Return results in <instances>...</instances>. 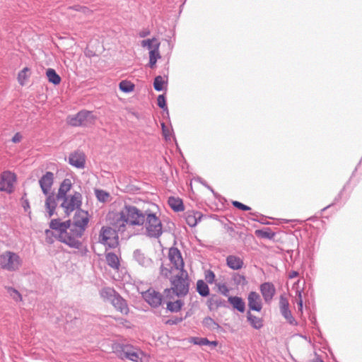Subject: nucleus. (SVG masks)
<instances>
[{
	"instance_id": "nucleus-36",
	"label": "nucleus",
	"mask_w": 362,
	"mask_h": 362,
	"mask_svg": "<svg viewBox=\"0 0 362 362\" xmlns=\"http://www.w3.org/2000/svg\"><path fill=\"white\" fill-rule=\"evenodd\" d=\"M216 286L219 293L225 296H228L230 292V289L228 285L224 282L216 283Z\"/></svg>"
},
{
	"instance_id": "nucleus-9",
	"label": "nucleus",
	"mask_w": 362,
	"mask_h": 362,
	"mask_svg": "<svg viewBox=\"0 0 362 362\" xmlns=\"http://www.w3.org/2000/svg\"><path fill=\"white\" fill-rule=\"evenodd\" d=\"M96 117L90 111L82 110L76 115L69 117L68 123L74 127L89 126L93 124Z\"/></svg>"
},
{
	"instance_id": "nucleus-31",
	"label": "nucleus",
	"mask_w": 362,
	"mask_h": 362,
	"mask_svg": "<svg viewBox=\"0 0 362 362\" xmlns=\"http://www.w3.org/2000/svg\"><path fill=\"white\" fill-rule=\"evenodd\" d=\"M197 291L202 296L206 297L209 294V288L204 280H198L197 282Z\"/></svg>"
},
{
	"instance_id": "nucleus-19",
	"label": "nucleus",
	"mask_w": 362,
	"mask_h": 362,
	"mask_svg": "<svg viewBox=\"0 0 362 362\" xmlns=\"http://www.w3.org/2000/svg\"><path fill=\"white\" fill-rule=\"evenodd\" d=\"M73 187V182L71 179L66 178L64 179L62 182L60 184L59 187L58 189L57 192V198H62L66 196L69 195V192L71 189Z\"/></svg>"
},
{
	"instance_id": "nucleus-30",
	"label": "nucleus",
	"mask_w": 362,
	"mask_h": 362,
	"mask_svg": "<svg viewBox=\"0 0 362 362\" xmlns=\"http://www.w3.org/2000/svg\"><path fill=\"white\" fill-rule=\"evenodd\" d=\"M161 56L159 52V49H158V45L154 50H151L149 52V66L151 68H154L157 60L160 59Z\"/></svg>"
},
{
	"instance_id": "nucleus-4",
	"label": "nucleus",
	"mask_w": 362,
	"mask_h": 362,
	"mask_svg": "<svg viewBox=\"0 0 362 362\" xmlns=\"http://www.w3.org/2000/svg\"><path fill=\"white\" fill-rule=\"evenodd\" d=\"M115 352L120 358L127 359L133 362H144V360L148 359V357L142 351L129 344L117 345Z\"/></svg>"
},
{
	"instance_id": "nucleus-47",
	"label": "nucleus",
	"mask_w": 362,
	"mask_h": 362,
	"mask_svg": "<svg viewBox=\"0 0 362 362\" xmlns=\"http://www.w3.org/2000/svg\"><path fill=\"white\" fill-rule=\"evenodd\" d=\"M298 305L299 307V310H301L303 308V300H302L301 293L300 291H298Z\"/></svg>"
},
{
	"instance_id": "nucleus-17",
	"label": "nucleus",
	"mask_w": 362,
	"mask_h": 362,
	"mask_svg": "<svg viewBox=\"0 0 362 362\" xmlns=\"http://www.w3.org/2000/svg\"><path fill=\"white\" fill-rule=\"evenodd\" d=\"M260 291L265 302L269 303L275 294V288L271 283H264L260 286Z\"/></svg>"
},
{
	"instance_id": "nucleus-3",
	"label": "nucleus",
	"mask_w": 362,
	"mask_h": 362,
	"mask_svg": "<svg viewBox=\"0 0 362 362\" xmlns=\"http://www.w3.org/2000/svg\"><path fill=\"white\" fill-rule=\"evenodd\" d=\"M168 259L170 262V269L162 267L161 274L165 277L171 274L177 273L181 271H185L184 269V260L182 259L180 251L176 247H170L168 251Z\"/></svg>"
},
{
	"instance_id": "nucleus-10",
	"label": "nucleus",
	"mask_w": 362,
	"mask_h": 362,
	"mask_svg": "<svg viewBox=\"0 0 362 362\" xmlns=\"http://www.w3.org/2000/svg\"><path fill=\"white\" fill-rule=\"evenodd\" d=\"M16 182V175L10 171H5L1 174L0 181V191L11 192L13 184Z\"/></svg>"
},
{
	"instance_id": "nucleus-23",
	"label": "nucleus",
	"mask_w": 362,
	"mask_h": 362,
	"mask_svg": "<svg viewBox=\"0 0 362 362\" xmlns=\"http://www.w3.org/2000/svg\"><path fill=\"white\" fill-rule=\"evenodd\" d=\"M228 302L233 308L238 310L239 312L243 313L245 310V304L240 297L230 296L228 298Z\"/></svg>"
},
{
	"instance_id": "nucleus-40",
	"label": "nucleus",
	"mask_w": 362,
	"mask_h": 362,
	"mask_svg": "<svg viewBox=\"0 0 362 362\" xmlns=\"http://www.w3.org/2000/svg\"><path fill=\"white\" fill-rule=\"evenodd\" d=\"M215 274L211 270H206L204 272V279L209 284H213L215 281Z\"/></svg>"
},
{
	"instance_id": "nucleus-16",
	"label": "nucleus",
	"mask_w": 362,
	"mask_h": 362,
	"mask_svg": "<svg viewBox=\"0 0 362 362\" xmlns=\"http://www.w3.org/2000/svg\"><path fill=\"white\" fill-rule=\"evenodd\" d=\"M248 306L250 310L257 312L261 311L262 308V300L259 295L255 291H251L247 297Z\"/></svg>"
},
{
	"instance_id": "nucleus-54",
	"label": "nucleus",
	"mask_w": 362,
	"mask_h": 362,
	"mask_svg": "<svg viewBox=\"0 0 362 362\" xmlns=\"http://www.w3.org/2000/svg\"><path fill=\"white\" fill-rule=\"evenodd\" d=\"M28 206H29V204H27V205L23 206V208L28 207Z\"/></svg>"
},
{
	"instance_id": "nucleus-11",
	"label": "nucleus",
	"mask_w": 362,
	"mask_h": 362,
	"mask_svg": "<svg viewBox=\"0 0 362 362\" xmlns=\"http://www.w3.org/2000/svg\"><path fill=\"white\" fill-rule=\"evenodd\" d=\"M74 216V225L78 229L79 235L85 230L88 223V214L87 211L77 209Z\"/></svg>"
},
{
	"instance_id": "nucleus-24",
	"label": "nucleus",
	"mask_w": 362,
	"mask_h": 362,
	"mask_svg": "<svg viewBox=\"0 0 362 362\" xmlns=\"http://www.w3.org/2000/svg\"><path fill=\"white\" fill-rule=\"evenodd\" d=\"M107 264L115 270H118L120 266L119 257L113 252H107L105 255Z\"/></svg>"
},
{
	"instance_id": "nucleus-22",
	"label": "nucleus",
	"mask_w": 362,
	"mask_h": 362,
	"mask_svg": "<svg viewBox=\"0 0 362 362\" xmlns=\"http://www.w3.org/2000/svg\"><path fill=\"white\" fill-rule=\"evenodd\" d=\"M226 264L228 267L233 270L240 269L243 267V260L235 255H229L226 258Z\"/></svg>"
},
{
	"instance_id": "nucleus-39",
	"label": "nucleus",
	"mask_w": 362,
	"mask_h": 362,
	"mask_svg": "<svg viewBox=\"0 0 362 362\" xmlns=\"http://www.w3.org/2000/svg\"><path fill=\"white\" fill-rule=\"evenodd\" d=\"M96 197L100 202H107L109 199L110 194L103 190H96Z\"/></svg>"
},
{
	"instance_id": "nucleus-28",
	"label": "nucleus",
	"mask_w": 362,
	"mask_h": 362,
	"mask_svg": "<svg viewBox=\"0 0 362 362\" xmlns=\"http://www.w3.org/2000/svg\"><path fill=\"white\" fill-rule=\"evenodd\" d=\"M118 294L112 288H105L100 292L101 297L107 301L111 302Z\"/></svg>"
},
{
	"instance_id": "nucleus-53",
	"label": "nucleus",
	"mask_w": 362,
	"mask_h": 362,
	"mask_svg": "<svg viewBox=\"0 0 362 362\" xmlns=\"http://www.w3.org/2000/svg\"><path fill=\"white\" fill-rule=\"evenodd\" d=\"M28 206H29V204H27V205L23 206V208L28 207Z\"/></svg>"
},
{
	"instance_id": "nucleus-42",
	"label": "nucleus",
	"mask_w": 362,
	"mask_h": 362,
	"mask_svg": "<svg viewBox=\"0 0 362 362\" xmlns=\"http://www.w3.org/2000/svg\"><path fill=\"white\" fill-rule=\"evenodd\" d=\"M203 324L209 328L214 329L218 325L214 322V320L211 317H206L203 320Z\"/></svg>"
},
{
	"instance_id": "nucleus-20",
	"label": "nucleus",
	"mask_w": 362,
	"mask_h": 362,
	"mask_svg": "<svg viewBox=\"0 0 362 362\" xmlns=\"http://www.w3.org/2000/svg\"><path fill=\"white\" fill-rule=\"evenodd\" d=\"M110 303L121 313L127 315L129 313V308L125 300L119 295L115 297Z\"/></svg>"
},
{
	"instance_id": "nucleus-51",
	"label": "nucleus",
	"mask_w": 362,
	"mask_h": 362,
	"mask_svg": "<svg viewBox=\"0 0 362 362\" xmlns=\"http://www.w3.org/2000/svg\"><path fill=\"white\" fill-rule=\"evenodd\" d=\"M86 10H88L86 7H83V8H81V11H82L83 12H86Z\"/></svg>"
},
{
	"instance_id": "nucleus-26",
	"label": "nucleus",
	"mask_w": 362,
	"mask_h": 362,
	"mask_svg": "<svg viewBox=\"0 0 362 362\" xmlns=\"http://www.w3.org/2000/svg\"><path fill=\"white\" fill-rule=\"evenodd\" d=\"M168 202L169 206L175 211H182L184 210L182 201L180 198L170 197Z\"/></svg>"
},
{
	"instance_id": "nucleus-32",
	"label": "nucleus",
	"mask_w": 362,
	"mask_h": 362,
	"mask_svg": "<svg viewBox=\"0 0 362 362\" xmlns=\"http://www.w3.org/2000/svg\"><path fill=\"white\" fill-rule=\"evenodd\" d=\"M119 88L124 93H131L134 90L135 85L130 81L123 80L119 83Z\"/></svg>"
},
{
	"instance_id": "nucleus-21",
	"label": "nucleus",
	"mask_w": 362,
	"mask_h": 362,
	"mask_svg": "<svg viewBox=\"0 0 362 362\" xmlns=\"http://www.w3.org/2000/svg\"><path fill=\"white\" fill-rule=\"evenodd\" d=\"M202 214L200 211H188L186 213V221L190 227L195 226L198 221L201 220Z\"/></svg>"
},
{
	"instance_id": "nucleus-12",
	"label": "nucleus",
	"mask_w": 362,
	"mask_h": 362,
	"mask_svg": "<svg viewBox=\"0 0 362 362\" xmlns=\"http://www.w3.org/2000/svg\"><path fill=\"white\" fill-rule=\"evenodd\" d=\"M54 176L53 173L47 172L39 180L40 188L44 194L47 195L51 192L54 183Z\"/></svg>"
},
{
	"instance_id": "nucleus-7",
	"label": "nucleus",
	"mask_w": 362,
	"mask_h": 362,
	"mask_svg": "<svg viewBox=\"0 0 362 362\" xmlns=\"http://www.w3.org/2000/svg\"><path fill=\"white\" fill-rule=\"evenodd\" d=\"M21 264L22 260L17 253L6 251L0 255V267L3 269L16 271L21 267Z\"/></svg>"
},
{
	"instance_id": "nucleus-48",
	"label": "nucleus",
	"mask_w": 362,
	"mask_h": 362,
	"mask_svg": "<svg viewBox=\"0 0 362 362\" xmlns=\"http://www.w3.org/2000/svg\"><path fill=\"white\" fill-rule=\"evenodd\" d=\"M298 275V273L297 272L293 271L289 273L288 277L290 279H293V278L296 277Z\"/></svg>"
},
{
	"instance_id": "nucleus-38",
	"label": "nucleus",
	"mask_w": 362,
	"mask_h": 362,
	"mask_svg": "<svg viewBox=\"0 0 362 362\" xmlns=\"http://www.w3.org/2000/svg\"><path fill=\"white\" fill-rule=\"evenodd\" d=\"M62 238H64V242L65 243H66L67 245H69V246L71 247H78V245H79V242L76 240H75L74 238H72L71 237H66V235L64 237H63V235L61 236Z\"/></svg>"
},
{
	"instance_id": "nucleus-33",
	"label": "nucleus",
	"mask_w": 362,
	"mask_h": 362,
	"mask_svg": "<svg viewBox=\"0 0 362 362\" xmlns=\"http://www.w3.org/2000/svg\"><path fill=\"white\" fill-rule=\"evenodd\" d=\"M49 226L52 229L64 230L70 226V221L62 223L58 219H52Z\"/></svg>"
},
{
	"instance_id": "nucleus-14",
	"label": "nucleus",
	"mask_w": 362,
	"mask_h": 362,
	"mask_svg": "<svg viewBox=\"0 0 362 362\" xmlns=\"http://www.w3.org/2000/svg\"><path fill=\"white\" fill-rule=\"evenodd\" d=\"M144 300L151 306L158 307L161 304L162 297L155 291L148 290L143 294Z\"/></svg>"
},
{
	"instance_id": "nucleus-34",
	"label": "nucleus",
	"mask_w": 362,
	"mask_h": 362,
	"mask_svg": "<svg viewBox=\"0 0 362 362\" xmlns=\"http://www.w3.org/2000/svg\"><path fill=\"white\" fill-rule=\"evenodd\" d=\"M30 75V69L28 67L24 68L18 74V81L21 86H24Z\"/></svg>"
},
{
	"instance_id": "nucleus-1",
	"label": "nucleus",
	"mask_w": 362,
	"mask_h": 362,
	"mask_svg": "<svg viewBox=\"0 0 362 362\" xmlns=\"http://www.w3.org/2000/svg\"><path fill=\"white\" fill-rule=\"evenodd\" d=\"M145 213L136 206L124 204L118 209L110 211L107 215L109 223L119 233L127 230V226H142L145 222Z\"/></svg>"
},
{
	"instance_id": "nucleus-18",
	"label": "nucleus",
	"mask_w": 362,
	"mask_h": 362,
	"mask_svg": "<svg viewBox=\"0 0 362 362\" xmlns=\"http://www.w3.org/2000/svg\"><path fill=\"white\" fill-rule=\"evenodd\" d=\"M288 301L286 297L281 296L279 298V308L282 315L290 322L292 323L293 317L288 309Z\"/></svg>"
},
{
	"instance_id": "nucleus-49",
	"label": "nucleus",
	"mask_w": 362,
	"mask_h": 362,
	"mask_svg": "<svg viewBox=\"0 0 362 362\" xmlns=\"http://www.w3.org/2000/svg\"><path fill=\"white\" fill-rule=\"evenodd\" d=\"M148 34H149V32H146H146H141V33H140L139 35L141 37H146Z\"/></svg>"
},
{
	"instance_id": "nucleus-37",
	"label": "nucleus",
	"mask_w": 362,
	"mask_h": 362,
	"mask_svg": "<svg viewBox=\"0 0 362 362\" xmlns=\"http://www.w3.org/2000/svg\"><path fill=\"white\" fill-rule=\"evenodd\" d=\"M7 292L8 293L9 296L16 301H22V296L21 293L16 290L13 288L8 287L6 288Z\"/></svg>"
},
{
	"instance_id": "nucleus-13",
	"label": "nucleus",
	"mask_w": 362,
	"mask_h": 362,
	"mask_svg": "<svg viewBox=\"0 0 362 362\" xmlns=\"http://www.w3.org/2000/svg\"><path fill=\"white\" fill-rule=\"evenodd\" d=\"M69 162L72 166L77 168H84L86 164V156L82 152L75 151L70 154L69 157Z\"/></svg>"
},
{
	"instance_id": "nucleus-8",
	"label": "nucleus",
	"mask_w": 362,
	"mask_h": 362,
	"mask_svg": "<svg viewBox=\"0 0 362 362\" xmlns=\"http://www.w3.org/2000/svg\"><path fill=\"white\" fill-rule=\"evenodd\" d=\"M117 230L110 226H103L100 230L98 241L110 248H115L119 245Z\"/></svg>"
},
{
	"instance_id": "nucleus-50",
	"label": "nucleus",
	"mask_w": 362,
	"mask_h": 362,
	"mask_svg": "<svg viewBox=\"0 0 362 362\" xmlns=\"http://www.w3.org/2000/svg\"><path fill=\"white\" fill-rule=\"evenodd\" d=\"M209 345L216 346L218 345V342L216 341H210Z\"/></svg>"
},
{
	"instance_id": "nucleus-52",
	"label": "nucleus",
	"mask_w": 362,
	"mask_h": 362,
	"mask_svg": "<svg viewBox=\"0 0 362 362\" xmlns=\"http://www.w3.org/2000/svg\"><path fill=\"white\" fill-rule=\"evenodd\" d=\"M315 362H323V361H321L320 359H319L318 358H316Z\"/></svg>"
},
{
	"instance_id": "nucleus-44",
	"label": "nucleus",
	"mask_w": 362,
	"mask_h": 362,
	"mask_svg": "<svg viewBox=\"0 0 362 362\" xmlns=\"http://www.w3.org/2000/svg\"><path fill=\"white\" fill-rule=\"evenodd\" d=\"M233 205L235 207H236V208H238V209H240L242 211H249V210H250V207H249V206H246V205H245V204H242V203H240V202H239L238 201L233 202Z\"/></svg>"
},
{
	"instance_id": "nucleus-2",
	"label": "nucleus",
	"mask_w": 362,
	"mask_h": 362,
	"mask_svg": "<svg viewBox=\"0 0 362 362\" xmlns=\"http://www.w3.org/2000/svg\"><path fill=\"white\" fill-rule=\"evenodd\" d=\"M170 288L164 290L163 300L166 308L172 313H177L184 305L182 298L189 292V277L187 271L173 274Z\"/></svg>"
},
{
	"instance_id": "nucleus-41",
	"label": "nucleus",
	"mask_w": 362,
	"mask_h": 362,
	"mask_svg": "<svg viewBox=\"0 0 362 362\" xmlns=\"http://www.w3.org/2000/svg\"><path fill=\"white\" fill-rule=\"evenodd\" d=\"M194 344L204 346V345H209L210 341H209L206 338H200V337H194L191 340Z\"/></svg>"
},
{
	"instance_id": "nucleus-6",
	"label": "nucleus",
	"mask_w": 362,
	"mask_h": 362,
	"mask_svg": "<svg viewBox=\"0 0 362 362\" xmlns=\"http://www.w3.org/2000/svg\"><path fill=\"white\" fill-rule=\"evenodd\" d=\"M59 199L62 201L61 207L68 216L73 211L79 209L82 204V194L79 192H74L72 194Z\"/></svg>"
},
{
	"instance_id": "nucleus-35",
	"label": "nucleus",
	"mask_w": 362,
	"mask_h": 362,
	"mask_svg": "<svg viewBox=\"0 0 362 362\" xmlns=\"http://www.w3.org/2000/svg\"><path fill=\"white\" fill-rule=\"evenodd\" d=\"M165 83L166 81L163 76H158L154 79L153 87L155 90L160 91L163 89V86Z\"/></svg>"
},
{
	"instance_id": "nucleus-46",
	"label": "nucleus",
	"mask_w": 362,
	"mask_h": 362,
	"mask_svg": "<svg viewBox=\"0 0 362 362\" xmlns=\"http://www.w3.org/2000/svg\"><path fill=\"white\" fill-rule=\"evenodd\" d=\"M22 139H23V136H22V135L21 134V133L17 132V133H16V134H14V136H13V138H12V141H13V143H15V144H16V143H19V142H21V141Z\"/></svg>"
},
{
	"instance_id": "nucleus-43",
	"label": "nucleus",
	"mask_w": 362,
	"mask_h": 362,
	"mask_svg": "<svg viewBox=\"0 0 362 362\" xmlns=\"http://www.w3.org/2000/svg\"><path fill=\"white\" fill-rule=\"evenodd\" d=\"M157 104L162 109H167L165 98L163 95H158L157 98Z\"/></svg>"
},
{
	"instance_id": "nucleus-55",
	"label": "nucleus",
	"mask_w": 362,
	"mask_h": 362,
	"mask_svg": "<svg viewBox=\"0 0 362 362\" xmlns=\"http://www.w3.org/2000/svg\"><path fill=\"white\" fill-rule=\"evenodd\" d=\"M28 206H29V204H27V205L23 206V208L28 207Z\"/></svg>"
},
{
	"instance_id": "nucleus-15",
	"label": "nucleus",
	"mask_w": 362,
	"mask_h": 362,
	"mask_svg": "<svg viewBox=\"0 0 362 362\" xmlns=\"http://www.w3.org/2000/svg\"><path fill=\"white\" fill-rule=\"evenodd\" d=\"M46 199L45 202V207L48 213L49 217H51L54 215L55 210L57 207V195H55L54 193H49L46 195Z\"/></svg>"
},
{
	"instance_id": "nucleus-29",
	"label": "nucleus",
	"mask_w": 362,
	"mask_h": 362,
	"mask_svg": "<svg viewBox=\"0 0 362 362\" xmlns=\"http://www.w3.org/2000/svg\"><path fill=\"white\" fill-rule=\"evenodd\" d=\"M247 318L255 329H259L263 326L262 320L260 317L252 315L250 312L247 313Z\"/></svg>"
},
{
	"instance_id": "nucleus-25",
	"label": "nucleus",
	"mask_w": 362,
	"mask_h": 362,
	"mask_svg": "<svg viewBox=\"0 0 362 362\" xmlns=\"http://www.w3.org/2000/svg\"><path fill=\"white\" fill-rule=\"evenodd\" d=\"M46 76L48 81L55 86L59 85L62 81V78L59 75L57 74L54 69L51 68L47 69Z\"/></svg>"
},
{
	"instance_id": "nucleus-45",
	"label": "nucleus",
	"mask_w": 362,
	"mask_h": 362,
	"mask_svg": "<svg viewBox=\"0 0 362 362\" xmlns=\"http://www.w3.org/2000/svg\"><path fill=\"white\" fill-rule=\"evenodd\" d=\"M255 233L257 235L260 236L262 238H271L270 233L265 230H257L255 231Z\"/></svg>"
},
{
	"instance_id": "nucleus-5",
	"label": "nucleus",
	"mask_w": 362,
	"mask_h": 362,
	"mask_svg": "<svg viewBox=\"0 0 362 362\" xmlns=\"http://www.w3.org/2000/svg\"><path fill=\"white\" fill-rule=\"evenodd\" d=\"M145 229L146 235L151 238H158L163 233L161 221L156 213L146 211L145 212Z\"/></svg>"
},
{
	"instance_id": "nucleus-27",
	"label": "nucleus",
	"mask_w": 362,
	"mask_h": 362,
	"mask_svg": "<svg viewBox=\"0 0 362 362\" xmlns=\"http://www.w3.org/2000/svg\"><path fill=\"white\" fill-rule=\"evenodd\" d=\"M141 45L143 47H147L150 52L151 50H154L157 45L158 49H159L160 43L157 38L153 37L151 39L142 40Z\"/></svg>"
}]
</instances>
